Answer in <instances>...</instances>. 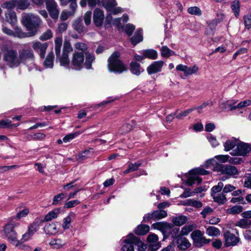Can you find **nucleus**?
Returning <instances> with one entry per match:
<instances>
[{
    "label": "nucleus",
    "instance_id": "f257e3e1",
    "mask_svg": "<svg viewBox=\"0 0 251 251\" xmlns=\"http://www.w3.org/2000/svg\"><path fill=\"white\" fill-rule=\"evenodd\" d=\"M82 52L75 51L73 55L71 64L72 68L75 70H80L83 67L87 69L91 68L92 63L95 60L94 56L90 53L85 52V61L84 55Z\"/></svg>",
    "mask_w": 251,
    "mask_h": 251
},
{
    "label": "nucleus",
    "instance_id": "f03ea898",
    "mask_svg": "<svg viewBox=\"0 0 251 251\" xmlns=\"http://www.w3.org/2000/svg\"><path fill=\"white\" fill-rule=\"evenodd\" d=\"M3 54V60L6 64L11 68H15L20 65L19 53L11 47L4 45L1 48Z\"/></svg>",
    "mask_w": 251,
    "mask_h": 251
},
{
    "label": "nucleus",
    "instance_id": "7ed1b4c3",
    "mask_svg": "<svg viewBox=\"0 0 251 251\" xmlns=\"http://www.w3.org/2000/svg\"><path fill=\"white\" fill-rule=\"evenodd\" d=\"M18 53L20 64L23 63L26 65L29 71L36 69L33 51L27 45H25L24 48L19 50Z\"/></svg>",
    "mask_w": 251,
    "mask_h": 251
},
{
    "label": "nucleus",
    "instance_id": "20e7f679",
    "mask_svg": "<svg viewBox=\"0 0 251 251\" xmlns=\"http://www.w3.org/2000/svg\"><path fill=\"white\" fill-rule=\"evenodd\" d=\"M23 23L27 29L31 31L29 36H33L37 32V28L42 23L39 17L32 13H27L23 17Z\"/></svg>",
    "mask_w": 251,
    "mask_h": 251
},
{
    "label": "nucleus",
    "instance_id": "39448f33",
    "mask_svg": "<svg viewBox=\"0 0 251 251\" xmlns=\"http://www.w3.org/2000/svg\"><path fill=\"white\" fill-rule=\"evenodd\" d=\"M209 173V171L199 167L192 169L188 174H185L184 177L186 179L187 185L191 186L195 183L199 184L201 182V178L199 176V175H206Z\"/></svg>",
    "mask_w": 251,
    "mask_h": 251
},
{
    "label": "nucleus",
    "instance_id": "423d86ee",
    "mask_svg": "<svg viewBox=\"0 0 251 251\" xmlns=\"http://www.w3.org/2000/svg\"><path fill=\"white\" fill-rule=\"evenodd\" d=\"M120 54L114 52L109 58L108 67L110 72L121 74L126 71V67L119 59Z\"/></svg>",
    "mask_w": 251,
    "mask_h": 251
},
{
    "label": "nucleus",
    "instance_id": "0eeeda50",
    "mask_svg": "<svg viewBox=\"0 0 251 251\" xmlns=\"http://www.w3.org/2000/svg\"><path fill=\"white\" fill-rule=\"evenodd\" d=\"M215 170L221 174L227 176V177L223 176L221 178V180L223 181L231 177H236L237 176L239 175V171L237 168L230 165H219L215 168Z\"/></svg>",
    "mask_w": 251,
    "mask_h": 251
},
{
    "label": "nucleus",
    "instance_id": "6e6552de",
    "mask_svg": "<svg viewBox=\"0 0 251 251\" xmlns=\"http://www.w3.org/2000/svg\"><path fill=\"white\" fill-rule=\"evenodd\" d=\"M18 225L19 224L18 223H9L5 226L4 229V233L8 240L15 246H18L19 244V241L17 239V234L13 228Z\"/></svg>",
    "mask_w": 251,
    "mask_h": 251
},
{
    "label": "nucleus",
    "instance_id": "1a4fd4ad",
    "mask_svg": "<svg viewBox=\"0 0 251 251\" xmlns=\"http://www.w3.org/2000/svg\"><path fill=\"white\" fill-rule=\"evenodd\" d=\"M251 150V145L249 144L238 141L236 147L230 154L234 156H245Z\"/></svg>",
    "mask_w": 251,
    "mask_h": 251
},
{
    "label": "nucleus",
    "instance_id": "9d476101",
    "mask_svg": "<svg viewBox=\"0 0 251 251\" xmlns=\"http://www.w3.org/2000/svg\"><path fill=\"white\" fill-rule=\"evenodd\" d=\"M191 237L194 241L195 246L197 247H202L210 241V239H206L203 236V233L199 230L193 231L191 233Z\"/></svg>",
    "mask_w": 251,
    "mask_h": 251
},
{
    "label": "nucleus",
    "instance_id": "9b49d317",
    "mask_svg": "<svg viewBox=\"0 0 251 251\" xmlns=\"http://www.w3.org/2000/svg\"><path fill=\"white\" fill-rule=\"evenodd\" d=\"M236 234L235 235L228 231L224 233V244L226 247L235 246L240 242V239L238 232H236Z\"/></svg>",
    "mask_w": 251,
    "mask_h": 251
},
{
    "label": "nucleus",
    "instance_id": "f8f14e48",
    "mask_svg": "<svg viewBox=\"0 0 251 251\" xmlns=\"http://www.w3.org/2000/svg\"><path fill=\"white\" fill-rule=\"evenodd\" d=\"M121 242L123 245L121 248V251H134V235L132 233H129L126 236L123 237Z\"/></svg>",
    "mask_w": 251,
    "mask_h": 251
},
{
    "label": "nucleus",
    "instance_id": "ddd939ff",
    "mask_svg": "<svg viewBox=\"0 0 251 251\" xmlns=\"http://www.w3.org/2000/svg\"><path fill=\"white\" fill-rule=\"evenodd\" d=\"M46 5L50 16L53 19H57L59 10L57 4L54 0H46Z\"/></svg>",
    "mask_w": 251,
    "mask_h": 251
},
{
    "label": "nucleus",
    "instance_id": "4468645a",
    "mask_svg": "<svg viewBox=\"0 0 251 251\" xmlns=\"http://www.w3.org/2000/svg\"><path fill=\"white\" fill-rule=\"evenodd\" d=\"M176 70L183 72L185 76H188L196 74L198 72L199 68L197 65L188 67L186 65L179 64L176 66Z\"/></svg>",
    "mask_w": 251,
    "mask_h": 251
},
{
    "label": "nucleus",
    "instance_id": "2eb2a0df",
    "mask_svg": "<svg viewBox=\"0 0 251 251\" xmlns=\"http://www.w3.org/2000/svg\"><path fill=\"white\" fill-rule=\"evenodd\" d=\"M48 45L46 42L42 43L39 41H35L32 43L33 49L36 52L39 53L41 58H44Z\"/></svg>",
    "mask_w": 251,
    "mask_h": 251
},
{
    "label": "nucleus",
    "instance_id": "dca6fc26",
    "mask_svg": "<svg viewBox=\"0 0 251 251\" xmlns=\"http://www.w3.org/2000/svg\"><path fill=\"white\" fill-rule=\"evenodd\" d=\"M39 228V224L38 221L36 220L28 226L27 231L23 235L21 241L22 242H25L29 240Z\"/></svg>",
    "mask_w": 251,
    "mask_h": 251
},
{
    "label": "nucleus",
    "instance_id": "f3484780",
    "mask_svg": "<svg viewBox=\"0 0 251 251\" xmlns=\"http://www.w3.org/2000/svg\"><path fill=\"white\" fill-rule=\"evenodd\" d=\"M165 63L163 61H156L151 64L147 69L149 75H152L160 72Z\"/></svg>",
    "mask_w": 251,
    "mask_h": 251
},
{
    "label": "nucleus",
    "instance_id": "a211bd4d",
    "mask_svg": "<svg viewBox=\"0 0 251 251\" xmlns=\"http://www.w3.org/2000/svg\"><path fill=\"white\" fill-rule=\"evenodd\" d=\"M238 100H222L219 102V107L223 110L233 111L235 110V105Z\"/></svg>",
    "mask_w": 251,
    "mask_h": 251
},
{
    "label": "nucleus",
    "instance_id": "6ab92c4d",
    "mask_svg": "<svg viewBox=\"0 0 251 251\" xmlns=\"http://www.w3.org/2000/svg\"><path fill=\"white\" fill-rule=\"evenodd\" d=\"M147 241L150 243L149 248L151 251H156L161 247V244L158 242V237L155 234H149Z\"/></svg>",
    "mask_w": 251,
    "mask_h": 251
},
{
    "label": "nucleus",
    "instance_id": "aec40b11",
    "mask_svg": "<svg viewBox=\"0 0 251 251\" xmlns=\"http://www.w3.org/2000/svg\"><path fill=\"white\" fill-rule=\"evenodd\" d=\"M104 19L103 11L100 8H96L93 13V22L96 26L102 25Z\"/></svg>",
    "mask_w": 251,
    "mask_h": 251
},
{
    "label": "nucleus",
    "instance_id": "412c9836",
    "mask_svg": "<svg viewBox=\"0 0 251 251\" xmlns=\"http://www.w3.org/2000/svg\"><path fill=\"white\" fill-rule=\"evenodd\" d=\"M106 20L108 23H112V24L118 28H121L123 27L121 21H122L123 23L127 22L128 20V16L126 14H124L122 18H116L112 21L111 17H109V15H107Z\"/></svg>",
    "mask_w": 251,
    "mask_h": 251
},
{
    "label": "nucleus",
    "instance_id": "4be33fe9",
    "mask_svg": "<svg viewBox=\"0 0 251 251\" xmlns=\"http://www.w3.org/2000/svg\"><path fill=\"white\" fill-rule=\"evenodd\" d=\"M44 230L46 234L50 235H55L59 233V227L54 223L47 224L44 227Z\"/></svg>",
    "mask_w": 251,
    "mask_h": 251
},
{
    "label": "nucleus",
    "instance_id": "5701e85b",
    "mask_svg": "<svg viewBox=\"0 0 251 251\" xmlns=\"http://www.w3.org/2000/svg\"><path fill=\"white\" fill-rule=\"evenodd\" d=\"M151 227L164 233L170 229L171 228V226L167 222H160L154 223L152 225Z\"/></svg>",
    "mask_w": 251,
    "mask_h": 251
},
{
    "label": "nucleus",
    "instance_id": "b1692460",
    "mask_svg": "<svg viewBox=\"0 0 251 251\" xmlns=\"http://www.w3.org/2000/svg\"><path fill=\"white\" fill-rule=\"evenodd\" d=\"M179 238H178L176 241V242L177 245V247L179 250H185L190 247V243L185 237L182 236Z\"/></svg>",
    "mask_w": 251,
    "mask_h": 251
},
{
    "label": "nucleus",
    "instance_id": "393cba45",
    "mask_svg": "<svg viewBox=\"0 0 251 251\" xmlns=\"http://www.w3.org/2000/svg\"><path fill=\"white\" fill-rule=\"evenodd\" d=\"M251 105V100H246L236 104L235 110H238V113L242 114L246 110V108Z\"/></svg>",
    "mask_w": 251,
    "mask_h": 251
},
{
    "label": "nucleus",
    "instance_id": "a878e982",
    "mask_svg": "<svg viewBox=\"0 0 251 251\" xmlns=\"http://www.w3.org/2000/svg\"><path fill=\"white\" fill-rule=\"evenodd\" d=\"M66 241L60 238H53L51 239L49 245L53 249H59L63 247L66 245Z\"/></svg>",
    "mask_w": 251,
    "mask_h": 251
},
{
    "label": "nucleus",
    "instance_id": "bb28decb",
    "mask_svg": "<svg viewBox=\"0 0 251 251\" xmlns=\"http://www.w3.org/2000/svg\"><path fill=\"white\" fill-rule=\"evenodd\" d=\"M238 141L234 138L227 140L224 144L225 151H228L231 149L233 150L236 147Z\"/></svg>",
    "mask_w": 251,
    "mask_h": 251
},
{
    "label": "nucleus",
    "instance_id": "cd10ccee",
    "mask_svg": "<svg viewBox=\"0 0 251 251\" xmlns=\"http://www.w3.org/2000/svg\"><path fill=\"white\" fill-rule=\"evenodd\" d=\"M143 39V31L141 29H139L135 32L134 35L130 38V41L132 44L135 46L142 41Z\"/></svg>",
    "mask_w": 251,
    "mask_h": 251
},
{
    "label": "nucleus",
    "instance_id": "c85d7f7f",
    "mask_svg": "<svg viewBox=\"0 0 251 251\" xmlns=\"http://www.w3.org/2000/svg\"><path fill=\"white\" fill-rule=\"evenodd\" d=\"M142 55L145 58L154 60L157 58V52L153 49H148L142 51Z\"/></svg>",
    "mask_w": 251,
    "mask_h": 251
},
{
    "label": "nucleus",
    "instance_id": "c756f323",
    "mask_svg": "<svg viewBox=\"0 0 251 251\" xmlns=\"http://www.w3.org/2000/svg\"><path fill=\"white\" fill-rule=\"evenodd\" d=\"M130 71L133 74L139 75L144 71V69L140 67V65L136 62L130 63Z\"/></svg>",
    "mask_w": 251,
    "mask_h": 251
},
{
    "label": "nucleus",
    "instance_id": "7c9ffc66",
    "mask_svg": "<svg viewBox=\"0 0 251 251\" xmlns=\"http://www.w3.org/2000/svg\"><path fill=\"white\" fill-rule=\"evenodd\" d=\"M181 204L183 205H189L193 206L196 208L201 207L202 205V203L194 199H188L184 201H182L180 203Z\"/></svg>",
    "mask_w": 251,
    "mask_h": 251
},
{
    "label": "nucleus",
    "instance_id": "2f4dec72",
    "mask_svg": "<svg viewBox=\"0 0 251 251\" xmlns=\"http://www.w3.org/2000/svg\"><path fill=\"white\" fill-rule=\"evenodd\" d=\"M150 230V226L147 225H140L134 230L135 233L139 235H143Z\"/></svg>",
    "mask_w": 251,
    "mask_h": 251
},
{
    "label": "nucleus",
    "instance_id": "473e14b6",
    "mask_svg": "<svg viewBox=\"0 0 251 251\" xmlns=\"http://www.w3.org/2000/svg\"><path fill=\"white\" fill-rule=\"evenodd\" d=\"M93 151L91 148L87 149L82 151L78 155L77 159L79 161H83L93 155Z\"/></svg>",
    "mask_w": 251,
    "mask_h": 251
},
{
    "label": "nucleus",
    "instance_id": "72a5a7b5",
    "mask_svg": "<svg viewBox=\"0 0 251 251\" xmlns=\"http://www.w3.org/2000/svg\"><path fill=\"white\" fill-rule=\"evenodd\" d=\"M53 53L49 52L44 62V66L47 68H52L53 66Z\"/></svg>",
    "mask_w": 251,
    "mask_h": 251
},
{
    "label": "nucleus",
    "instance_id": "f704fd0d",
    "mask_svg": "<svg viewBox=\"0 0 251 251\" xmlns=\"http://www.w3.org/2000/svg\"><path fill=\"white\" fill-rule=\"evenodd\" d=\"M73 26L74 29L78 33H81L85 30V27L82 24L81 18L76 19L73 23Z\"/></svg>",
    "mask_w": 251,
    "mask_h": 251
},
{
    "label": "nucleus",
    "instance_id": "c9c22d12",
    "mask_svg": "<svg viewBox=\"0 0 251 251\" xmlns=\"http://www.w3.org/2000/svg\"><path fill=\"white\" fill-rule=\"evenodd\" d=\"M59 209H54L50 211L45 216L44 221L46 222L50 221L56 218L59 213Z\"/></svg>",
    "mask_w": 251,
    "mask_h": 251
},
{
    "label": "nucleus",
    "instance_id": "e433bc0d",
    "mask_svg": "<svg viewBox=\"0 0 251 251\" xmlns=\"http://www.w3.org/2000/svg\"><path fill=\"white\" fill-rule=\"evenodd\" d=\"M57 59H59L61 66L68 68L70 63V59L68 54H63L61 56L60 54L58 55Z\"/></svg>",
    "mask_w": 251,
    "mask_h": 251
},
{
    "label": "nucleus",
    "instance_id": "4c0bfd02",
    "mask_svg": "<svg viewBox=\"0 0 251 251\" xmlns=\"http://www.w3.org/2000/svg\"><path fill=\"white\" fill-rule=\"evenodd\" d=\"M235 226L242 228H248L251 226V221L245 218L242 219L235 223Z\"/></svg>",
    "mask_w": 251,
    "mask_h": 251
},
{
    "label": "nucleus",
    "instance_id": "58836bf2",
    "mask_svg": "<svg viewBox=\"0 0 251 251\" xmlns=\"http://www.w3.org/2000/svg\"><path fill=\"white\" fill-rule=\"evenodd\" d=\"M6 19L12 25H14L17 22V16L16 13L13 11H8L5 13Z\"/></svg>",
    "mask_w": 251,
    "mask_h": 251
},
{
    "label": "nucleus",
    "instance_id": "ea45409f",
    "mask_svg": "<svg viewBox=\"0 0 251 251\" xmlns=\"http://www.w3.org/2000/svg\"><path fill=\"white\" fill-rule=\"evenodd\" d=\"M187 221V218L186 216L180 215L178 217L174 218L172 219L173 224L176 226H180L185 224Z\"/></svg>",
    "mask_w": 251,
    "mask_h": 251
},
{
    "label": "nucleus",
    "instance_id": "a19ab883",
    "mask_svg": "<svg viewBox=\"0 0 251 251\" xmlns=\"http://www.w3.org/2000/svg\"><path fill=\"white\" fill-rule=\"evenodd\" d=\"M102 3L107 12L111 10L112 8L117 5L115 0H102Z\"/></svg>",
    "mask_w": 251,
    "mask_h": 251
},
{
    "label": "nucleus",
    "instance_id": "79ce46f5",
    "mask_svg": "<svg viewBox=\"0 0 251 251\" xmlns=\"http://www.w3.org/2000/svg\"><path fill=\"white\" fill-rule=\"evenodd\" d=\"M215 202L222 204L226 202V198L224 193H221L212 196Z\"/></svg>",
    "mask_w": 251,
    "mask_h": 251
},
{
    "label": "nucleus",
    "instance_id": "37998d69",
    "mask_svg": "<svg viewBox=\"0 0 251 251\" xmlns=\"http://www.w3.org/2000/svg\"><path fill=\"white\" fill-rule=\"evenodd\" d=\"M206 233L210 236H218L220 235L221 232L219 228L210 226L206 228Z\"/></svg>",
    "mask_w": 251,
    "mask_h": 251
},
{
    "label": "nucleus",
    "instance_id": "c03bdc74",
    "mask_svg": "<svg viewBox=\"0 0 251 251\" xmlns=\"http://www.w3.org/2000/svg\"><path fill=\"white\" fill-rule=\"evenodd\" d=\"M55 43V51L56 57L60 54L61 48L62 45V38L61 37H57L54 40Z\"/></svg>",
    "mask_w": 251,
    "mask_h": 251
},
{
    "label": "nucleus",
    "instance_id": "a18cd8bd",
    "mask_svg": "<svg viewBox=\"0 0 251 251\" xmlns=\"http://www.w3.org/2000/svg\"><path fill=\"white\" fill-rule=\"evenodd\" d=\"M30 5L29 0H16V7L21 10H25Z\"/></svg>",
    "mask_w": 251,
    "mask_h": 251
},
{
    "label": "nucleus",
    "instance_id": "49530a36",
    "mask_svg": "<svg viewBox=\"0 0 251 251\" xmlns=\"http://www.w3.org/2000/svg\"><path fill=\"white\" fill-rule=\"evenodd\" d=\"M196 228L195 225H186L183 226L181 231L180 234L182 236L188 235Z\"/></svg>",
    "mask_w": 251,
    "mask_h": 251
},
{
    "label": "nucleus",
    "instance_id": "de8ad7c7",
    "mask_svg": "<svg viewBox=\"0 0 251 251\" xmlns=\"http://www.w3.org/2000/svg\"><path fill=\"white\" fill-rule=\"evenodd\" d=\"M161 50V55L163 57L168 58L171 55H173L175 54L174 51L171 50L169 49L167 46H164L161 47L160 49Z\"/></svg>",
    "mask_w": 251,
    "mask_h": 251
},
{
    "label": "nucleus",
    "instance_id": "09e8293b",
    "mask_svg": "<svg viewBox=\"0 0 251 251\" xmlns=\"http://www.w3.org/2000/svg\"><path fill=\"white\" fill-rule=\"evenodd\" d=\"M243 210V207L240 205H235L227 209L226 212L229 214H238Z\"/></svg>",
    "mask_w": 251,
    "mask_h": 251
},
{
    "label": "nucleus",
    "instance_id": "8fccbe9b",
    "mask_svg": "<svg viewBox=\"0 0 251 251\" xmlns=\"http://www.w3.org/2000/svg\"><path fill=\"white\" fill-rule=\"evenodd\" d=\"M167 215L166 211L162 210H158L153 211L154 220L156 221L166 217Z\"/></svg>",
    "mask_w": 251,
    "mask_h": 251
},
{
    "label": "nucleus",
    "instance_id": "3c124183",
    "mask_svg": "<svg viewBox=\"0 0 251 251\" xmlns=\"http://www.w3.org/2000/svg\"><path fill=\"white\" fill-rule=\"evenodd\" d=\"M224 187V183L222 182H219L217 185L213 186L211 190V195L213 196L218 193H221V191Z\"/></svg>",
    "mask_w": 251,
    "mask_h": 251
},
{
    "label": "nucleus",
    "instance_id": "603ef678",
    "mask_svg": "<svg viewBox=\"0 0 251 251\" xmlns=\"http://www.w3.org/2000/svg\"><path fill=\"white\" fill-rule=\"evenodd\" d=\"M232 10L234 13L236 17H238L239 15L240 12V3L238 0L233 1L231 5Z\"/></svg>",
    "mask_w": 251,
    "mask_h": 251
},
{
    "label": "nucleus",
    "instance_id": "864d4df0",
    "mask_svg": "<svg viewBox=\"0 0 251 251\" xmlns=\"http://www.w3.org/2000/svg\"><path fill=\"white\" fill-rule=\"evenodd\" d=\"M196 109V108H191L184 110V111L180 112L179 113H177V111H176L175 114L176 115V118L178 119H181L183 117H186L189 114L191 113L192 111L195 110Z\"/></svg>",
    "mask_w": 251,
    "mask_h": 251
},
{
    "label": "nucleus",
    "instance_id": "5fc2aeb1",
    "mask_svg": "<svg viewBox=\"0 0 251 251\" xmlns=\"http://www.w3.org/2000/svg\"><path fill=\"white\" fill-rule=\"evenodd\" d=\"M82 132L83 131H77L74 133L68 134L63 138V141L65 143L69 142L75 137L81 134Z\"/></svg>",
    "mask_w": 251,
    "mask_h": 251
},
{
    "label": "nucleus",
    "instance_id": "6e6d98bb",
    "mask_svg": "<svg viewBox=\"0 0 251 251\" xmlns=\"http://www.w3.org/2000/svg\"><path fill=\"white\" fill-rule=\"evenodd\" d=\"M75 0H60V1L61 5H66L68 2H71L70 7L72 9L71 11H74L75 13L77 7Z\"/></svg>",
    "mask_w": 251,
    "mask_h": 251
},
{
    "label": "nucleus",
    "instance_id": "4d7b16f0",
    "mask_svg": "<svg viewBox=\"0 0 251 251\" xmlns=\"http://www.w3.org/2000/svg\"><path fill=\"white\" fill-rule=\"evenodd\" d=\"M2 7L8 10L13 9L16 7V0L6 1L2 4Z\"/></svg>",
    "mask_w": 251,
    "mask_h": 251
},
{
    "label": "nucleus",
    "instance_id": "13d9d810",
    "mask_svg": "<svg viewBox=\"0 0 251 251\" xmlns=\"http://www.w3.org/2000/svg\"><path fill=\"white\" fill-rule=\"evenodd\" d=\"M141 163H130L128 168L124 171V173L126 174L138 170L139 167L141 166Z\"/></svg>",
    "mask_w": 251,
    "mask_h": 251
},
{
    "label": "nucleus",
    "instance_id": "bf43d9fd",
    "mask_svg": "<svg viewBox=\"0 0 251 251\" xmlns=\"http://www.w3.org/2000/svg\"><path fill=\"white\" fill-rule=\"evenodd\" d=\"M75 49L78 52H82L84 54L86 52L85 51L87 50V45L81 42H77L75 45Z\"/></svg>",
    "mask_w": 251,
    "mask_h": 251
},
{
    "label": "nucleus",
    "instance_id": "052dcab7",
    "mask_svg": "<svg viewBox=\"0 0 251 251\" xmlns=\"http://www.w3.org/2000/svg\"><path fill=\"white\" fill-rule=\"evenodd\" d=\"M75 14L74 11H68V10H63L61 14L60 15V19L62 21H66L69 17L74 16Z\"/></svg>",
    "mask_w": 251,
    "mask_h": 251
},
{
    "label": "nucleus",
    "instance_id": "680f3d73",
    "mask_svg": "<svg viewBox=\"0 0 251 251\" xmlns=\"http://www.w3.org/2000/svg\"><path fill=\"white\" fill-rule=\"evenodd\" d=\"M188 12L191 15L197 16H201V11L200 8L197 6H192L188 8Z\"/></svg>",
    "mask_w": 251,
    "mask_h": 251
},
{
    "label": "nucleus",
    "instance_id": "e2e57ef3",
    "mask_svg": "<svg viewBox=\"0 0 251 251\" xmlns=\"http://www.w3.org/2000/svg\"><path fill=\"white\" fill-rule=\"evenodd\" d=\"M73 50V48L68 41H65L63 45V54H68Z\"/></svg>",
    "mask_w": 251,
    "mask_h": 251
},
{
    "label": "nucleus",
    "instance_id": "0e129e2a",
    "mask_svg": "<svg viewBox=\"0 0 251 251\" xmlns=\"http://www.w3.org/2000/svg\"><path fill=\"white\" fill-rule=\"evenodd\" d=\"M52 35L53 34L51 30L48 29L40 36L39 38L42 41H46L50 39Z\"/></svg>",
    "mask_w": 251,
    "mask_h": 251
},
{
    "label": "nucleus",
    "instance_id": "69168bd1",
    "mask_svg": "<svg viewBox=\"0 0 251 251\" xmlns=\"http://www.w3.org/2000/svg\"><path fill=\"white\" fill-rule=\"evenodd\" d=\"M171 235L172 237L176 241L179 237H182L181 234H180V231H179V228L178 227H175L174 228L171 232Z\"/></svg>",
    "mask_w": 251,
    "mask_h": 251
},
{
    "label": "nucleus",
    "instance_id": "338daca9",
    "mask_svg": "<svg viewBox=\"0 0 251 251\" xmlns=\"http://www.w3.org/2000/svg\"><path fill=\"white\" fill-rule=\"evenodd\" d=\"M19 125V124L12 125L11 121L9 120H1L0 121V126L2 128H5L10 126L12 127L13 126L16 127Z\"/></svg>",
    "mask_w": 251,
    "mask_h": 251
},
{
    "label": "nucleus",
    "instance_id": "774afa93",
    "mask_svg": "<svg viewBox=\"0 0 251 251\" xmlns=\"http://www.w3.org/2000/svg\"><path fill=\"white\" fill-rule=\"evenodd\" d=\"M71 223V218L70 215L65 217L63 220L62 227L64 230L68 229L70 228Z\"/></svg>",
    "mask_w": 251,
    "mask_h": 251
}]
</instances>
